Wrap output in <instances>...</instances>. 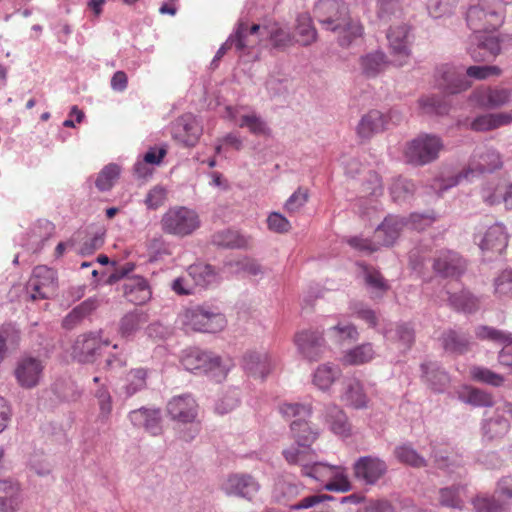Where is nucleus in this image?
Listing matches in <instances>:
<instances>
[{
	"mask_svg": "<svg viewBox=\"0 0 512 512\" xmlns=\"http://www.w3.org/2000/svg\"><path fill=\"white\" fill-rule=\"evenodd\" d=\"M501 68L495 65H473L466 69L464 75L451 64H442L435 72V85L446 95L458 94L468 90L471 82L468 78L485 80L491 76H499Z\"/></svg>",
	"mask_w": 512,
	"mask_h": 512,
	"instance_id": "nucleus-1",
	"label": "nucleus"
},
{
	"mask_svg": "<svg viewBox=\"0 0 512 512\" xmlns=\"http://www.w3.org/2000/svg\"><path fill=\"white\" fill-rule=\"evenodd\" d=\"M502 167V155L496 148L488 145L477 146L473 150L466 168L452 177L449 183L444 184L440 188V192L443 193L449 188L461 184L463 181L471 182L484 174L494 173Z\"/></svg>",
	"mask_w": 512,
	"mask_h": 512,
	"instance_id": "nucleus-2",
	"label": "nucleus"
},
{
	"mask_svg": "<svg viewBox=\"0 0 512 512\" xmlns=\"http://www.w3.org/2000/svg\"><path fill=\"white\" fill-rule=\"evenodd\" d=\"M506 9L498 0H470L465 20L472 32L496 31L505 22Z\"/></svg>",
	"mask_w": 512,
	"mask_h": 512,
	"instance_id": "nucleus-3",
	"label": "nucleus"
},
{
	"mask_svg": "<svg viewBox=\"0 0 512 512\" xmlns=\"http://www.w3.org/2000/svg\"><path fill=\"white\" fill-rule=\"evenodd\" d=\"M279 413L286 419L295 418L290 424V431L298 446L310 447L319 436L318 429L307 421L312 415L311 404L285 402L279 405Z\"/></svg>",
	"mask_w": 512,
	"mask_h": 512,
	"instance_id": "nucleus-4",
	"label": "nucleus"
},
{
	"mask_svg": "<svg viewBox=\"0 0 512 512\" xmlns=\"http://www.w3.org/2000/svg\"><path fill=\"white\" fill-rule=\"evenodd\" d=\"M183 368L195 375H206L216 382L225 379L229 367L222 358L211 351L191 348L181 358Z\"/></svg>",
	"mask_w": 512,
	"mask_h": 512,
	"instance_id": "nucleus-5",
	"label": "nucleus"
},
{
	"mask_svg": "<svg viewBox=\"0 0 512 512\" xmlns=\"http://www.w3.org/2000/svg\"><path fill=\"white\" fill-rule=\"evenodd\" d=\"M159 224L164 234L184 238L200 228L201 219L195 209L175 205L165 211Z\"/></svg>",
	"mask_w": 512,
	"mask_h": 512,
	"instance_id": "nucleus-6",
	"label": "nucleus"
},
{
	"mask_svg": "<svg viewBox=\"0 0 512 512\" xmlns=\"http://www.w3.org/2000/svg\"><path fill=\"white\" fill-rule=\"evenodd\" d=\"M301 474L317 481L328 491L348 492L352 488L346 469L339 465L311 460L304 465Z\"/></svg>",
	"mask_w": 512,
	"mask_h": 512,
	"instance_id": "nucleus-7",
	"label": "nucleus"
},
{
	"mask_svg": "<svg viewBox=\"0 0 512 512\" xmlns=\"http://www.w3.org/2000/svg\"><path fill=\"white\" fill-rule=\"evenodd\" d=\"M186 318L193 330L198 332L217 333L227 325L221 308L211 303L191 307L186 312Z\"/></svg>",
	"mask_w": 512,
	"mask_h": 512,
	"instance_id": "nucleus-8",
	"label": "nucleus"
},
{
	"mask_svg": "<svg viewBox=\"0 0 512 512\" xmlns=\"http://www.w3.org/2000/svg\"><path fill=\"white\" fill-rule=\"evenodd\" d=\"M443 143L440 137L422 134L408 143L405 149L407 162L416 166L426 165L436 160Z\"/></svg>",
	"mask_w": 512,
	"mask_h": 512,
	"instance_id": "nucleus-9",
	"label": "nucleus"
},
{
	"mask_svg": "<svg viewBox=\"0 0 512 512\" xmlns=\"http://www.w3.org/2000/svg\"><path fill=\"white\" fill-rule=\"evenodd\" d=\"M401 121V115L396 110L383 113L372 109L364 114L356 126V134L362 140H369L375 134L382 133L391 125H397Z\"/></svg>",
	"mask_w": 512,
	"mask_h": 512,
	"instance_id": "nucleus-10",
	"label": "nucleus"
},
{
	"mask_svg": "<svg viewBox=\"0 0 512 512\" xmlns=\"http://www.w3.org/2000/svg\"><path fill=\"white\" fill-rule=\"evenodd\" d=\"M57 272L45 265L36 266L26 284V291L32 300L49 299L57 290Z\"/></svg>",
	"mask_w": 512,
	"mask_h": 512,
	"instance_id": "nucleus-11",
	"label": "nucleus"
},
{
	"mask_svg": "<svg viewBox=\"0 0 512 512\" xmlns=\"http://www.w3.org/2000/svg\"><path fill=\"white\" fill-rule=\"evenodd\" d=\"M354 478L363 485H376L388 472L387 462L375 454L364 455L353 463Z\"/></svg>",
	"mask_w": 512,
	"mask_h": 512,
	"instance_id": "nucleus-12",
	"label": "nucleus"
},
{
	"mask_svg": "<svg viewBox=\"0 0 512 512\" xmlns=\"http://www.w3.org/2000/svg\"><path fill=\"white\" fill-rule=\"evenodd\" d=\"M493 32H473L470 36L467 52L475 62H488L500 54L501 40Z\"/></svg>",
	"mask_w": 512,
	"mask_h": 512,
	"instance_id": "nucleus-13",
	"label": "nucleus"
},
{
	"mask_svg": "<svg viewBox=\"0 0 512 512\" xmlns=\"http://www.w3.org/2000/svg\"><path fill=\"white\" fill-rule=\"evenodd\" d=\"M44 362L32 355H22L16 362L13 375L17 384L23 389L37 387L43 377Z\"/></svg>",
	"mask_w": 512,
	"mask_h": 512,
	"instance_id": "nucleus-14",
	"label": "nucleus"
},
{
	"mask_svg": "<svg viewBox=\"0 0 512 512\" xmlns=\"http://www.w3.org/2000/svg\"><path fill=\"white\" fill-rule=\"evenodd\" d=\"M108 346L109 342L102 340L96 333L83 334L75 340L71 355L81 364L95 363Z\"/></svg>",
	"mask_w": 512,
	"mask_h": 512,
	"instance_id": "nucleus-15",
	"label": "nucleus"
},
{
	"mask_svg": "<svg viewBox=\"0 0 512 512\" xmlns=\"http://www.w3.org/2000/svg\"><path fill=\"white\" fill-rule=\"evenodd\" d=\"M313 13L327 30L337 31L342 26L347 8L340 0H319L314 6Z\"/></svg>",
	"mask_w": 512,
	"mask_h": 512,
	"instance_id": "nucleus-16",
	"label": "nucleus"
},
{
	"mask_svg": "<svg viewBox=\"0 0 512 512\" xmlns=\"http://www.w3.org/2000/svg\"><path fill=\"white\" fill-rule=\"evenodd\" d=\"M508 245V236L503 224L490 226L479 240V247L484 261H492L501 255Z\"/></svg>",
	"mask_w": 512,
	"mask_h": 512,
	"instance_id": "nucleus-17",
	"label": "nucleus"
},
{
	"mask_svg": "<svg viewBox=\"0 0 512 512\" xmlns=\"http://www.w3.org/2000/svg\"><path fill=\"white\" fill-rule=\"evenodd\" d=\"M248 37L255 42V45L263 39H269L271 45L277 49H284L292 41L290 32L278 23H269L262 26L253 24L248 27Z\"/></svg>",
	"mask_w": 512,
	"mask_h": 512,
	"instance_id": "nucleus-18",
	"label": "nucleus"
},
{
	"mask_svg": "<svg viewBox=\"0 0 512 512\" xmlns=\"http://www.w3.org/2000/svg\"><path fill=\"white\" fill-rule=\"evenodd\" d=\"M255 46V42H253L248 37V24L243 20H239L234 31L229 35L227 40L220 46L214 56V62H219L220 59L226 54L229 50H234L239 57L249 54L250 49Z\"/></svg>",
	"mask_w": 512,
	"mask_h": 512,
	"instance_id": "nucleus-19",
	"label": "nucleus"
},
{
	"mask_svg": "<svg viewBox=\"0 0 512 512\" xmlns=\"http://www.w3.org/2000/svg\"><path fill=\"white\" fill-rule=\"evenodd\" d=\"M469 99L480 108L496 109L512 101V90L481 86L473 90Z\"/></svg>",
	"mask_w": 512,
	"mask_h": 512,
	"instance_id": "nucleus-20",
	"label": "nucleus"
},
{
	"mask_svg": "<svg viewBox=\"0 0 512 512\" xmlns=\"http://www.w3.org/2000/svg\"><path fill=\"white\" fill-rule=\"evenodd\" d=\"M260 485L249 474H232L222 483V490L228 496L251 501L259 491Z\"/></svg>",
	"mask_w": 512,
	"mask_h": 512,
	"instance_id": "nucleus-21",
	"label": "nucleus"
},
{
	"mask_svg": "<svg viewBox=\"0 0 512 512\" xmlns=\"http://www.w3.org/2000/svg\"><path fill=\"white\" fill-rule=\"evenodd\" d=\"M294 341L299 353L309 361H317L326 350L323 332L304 330L295 335Z\"/></svg>",
	"mask_w": 512,
	"mask_h": 512,
	"instance_id": "nucleus-22",
	"label": "nucleus"
},
{
	"mask_svg": "<svg viewBox=\"0 0 512 512\" xmlns=\"http://www.w3.org/2000/svg\"><path fill=\"white\" fill-rule=\"evenodd\" d=\"M203 128L198 119L191 113L180 116L172 127V135L174 139L183 143L187 147L194 146L200 136Z\"/></svg>",
	"mask_w": 512,
	"mask_h": 512,
	"instance_id": "nucleus-23",
	"label": "nucleus"
},
{
	"mask_svg": "<svg viewBox=\"0 0 512 512\" xmlns=\"http://www.w3.org/2000/svg\"><path fill=\"white\" fill-rule=\"evenodd\" d=\"M434 272L443 278H459L465 270L464 259L455 251L441 250L433 261Z\"/></svg>",
	"mask_w": 512,
	"mask_h": 512,
	"instance_id": "nucleus-24",
	"label": "nucleus"
},
{
	"mask_svg": "<svg viewBox=\"0 0 512 512\" xmlns=\"http://www.w3.org/2000/svg\"><path fill=\"white\" fill-rule=\"evenodd\" d=\"M242 366L248 376L264 380L274 367V361L266 351H248L242 359Z\"/></svg>",
	"mask_w": 512,
	"mask_h": 512,
	"instance_id": "nucleus-25",
	"label": "nucleus"
},
{
	"mask_svg": "<svg viewBox=\"0 0 512 512\" xmlns=\"http://www.w3.org/2000/svg\"><path fill=\"white\" fill-rule=\"evenodd\" d=\"M128 418L134 427L143 428L152 436H158L162 433L163 428L160 409L141 407L132 410Z\"/></svg>",
	"mask_w": 512,
	"mask_h": 512,
	"instance_id": "nucleus-26",
	"label": "nucleus"
},
{
	"mask_svg": "<svg viewBox=\"0 0 512 512\" xmlns=\"http://www.w3.org/2000/svg\"><path fill=\"white\" fill-rule=\"evenodd\" d=\"M409 32L410 28L406 24L391 26L387 32L391 53L398 58L395 60L397 66H402L409 57Z\"/></svg>",
	"mask_w": 512,
	"mask_h": 512,
	"instance_id": "nucleus-27",
	"label": "nucleus"
},
{
	"mask_svg": "<svg viewBox=\"0 0 512 512\" xmlns=\"http://www.w3.org/2000/svg\"><path fill=\"white\" fill-rule=\"evenodd\" d=\"M167 412L173 420L192 423L197 416V404L190 394L175 396L167 403Z\"/></svg>",
	"mask_w": 512,
	"mask_h": 512,
	"instance_id": "nucleus-28",
	"label": "nucleus"
},
{
	"mask_svg": "<svg viewBox=\"0 0 512 512\" xmlns=\"http://www.w3.org/2000/svg\"><path fill=\"white\" fill-rule=\"evenodd\" d=\"M510 428L508 419L504 416L501 407H497L492 414L485 412L482 420L481 431L483 439L493 441L504 437Z\"/></svg>",
	"mask_w": 512,
	"mask_h": 512,
	"instance_id": "nucleus-29",
	"label": "nucleus"
},
{
	"mask_svg": "<svg viewBox=\"0 0 512 512\" xmlns=\"http://www.w3.org/2000/svg\"><path fill=\"white\" fill-rule=\"evenodd\" d=\"M304 485L290 476H278L273 485L272 499L281 505H288L300 495Z\"/></svg>",
	"mask_w": 512,
	"mask_h": 512,
	"instance_id": "nucleus-30",
	"label": "nucleus"
},
{
	"mask_svg": "<svg viewBox=\"0 0 512 512\" xmlns=\"http://www.w3.org/2000/svg\"><path fill=\"white\" fill-rule=\"evenodd\" d=\"M22 503L20 484L11 479L0 480V512H18Z\"/></svg>",
	"mask_w": 512,
	"mask_h": 512,
	"instance_id": "nucleus-31",
	"label": "nucleus"
},
{
	"mask_svg": "<svg viewBox=\"0 0 512 512\" xmlns=\"http://www.w3.org/2000/svg\"><path fill=\"white\" fill-rule=\"evenodd\" d=\"M422 380L437 393H443L449 383L448 373L441 367L437 361H427L421 364Z\"/></svg>",
	"mask_w": 512,
	"mask_h": 512,
	"instance_id": "nucleus-32",
	"label": "nucleus"
},
{
	"mask_svg": "<svg viewBox=\"0 0 512 512\" xmlns=\"http://www.w3.org/2000/svg\"><path fill=\"white\" fill-rule=\"evenodd\" d=\"M125 298L135 304L143 305L152 297V291L148 281L142 276H132L123 283Z\"/></svg>",
	"mask_w": 512,
	"mask_h": 512,
	"instance_id": "nucleus-33",
	"label": "nucleus"
},
{
	"mask_svg": "<svg viewBox=\"0 0 512 512\" xmlns=\"http://www.w3.org/2000/svg\"><path fill=\"white\" fill-rule=\"evenodd\" d=\"M322 417L330 431L338 436L347 437L350 435L351 426L343 409L336 404L324 406Z\"/></svg>",
	"mask_w": 512,
	"mask_h": 512,
	"instance_id": "nucleus-34",
	"label": "nucleus"
},
{
	"mask_svg": "<svg viewBox=\"0 0 512 512\" xmlns=\"http://www.w3.org/2000/svg\"><path fill=\"white\" fill-rule=\"evenodd\" d=\"M405 226L404 218L388 216L377 227L374 239L378 245L390 246L399 237L400 231Z\"/></svg>",
	"mask_w": 512,
	"mask_h": 512,
	"instance_id": "nucleus-35",
	"label": "nucleus"
},
{
	"mask_svg": "<svg viewBox=\"0 0 512 512\" xmlns=\"http://www.w3.org/2000/svg\"><path fill=\"white\" fill-rule=\"evenodd\" d=\"M187 273L193 284L200 288L216 286L221 279L219 272L210 264H193L189 266Z\"/></svg>",
	"mask_w": 512,
	"mask_h": 512,
	"instance_id": "nucleus-36",
	"label": "nucleus"
},
{
	"mask_svg": "<svg viewBox=\"0 0 512 512\" xmlns=\"http://www.w3.org/2000/svg\"><path fill=\"white\" fill-rule=\"evenodd\" d=\"M357 266L360 268V273L364 279L365 285L372 293H375L372 298H381L390 288L387 280H385L380 271L373 266L367 265L364 262H358Z\"/></svg>",
	"mask_w": 512,
	"mask_h": 512,
	"instance_id": "nucleus-37",
	"label": "nucleus"
},
{
	"mask_svg": "<svg viewBox=\"0 0 512 512\" xmlns=\"http://www.w3.org/2000/svg\"><path fill=\"white\" fill-rule=\"evenodd\" d=\"M512 114L507 112L488 113L475 117L470 123V129L476 132H486L509 125Z\"/></svg>",
	"mask_w": 512,
	"mask_h": 512,
	"instance_id": "nucleus-38",
	"label": "nucleus"
},
{
	"mask_svg": "<svg viewBox=\"0 0 512 512\" xmlns=\"http://www.w3.org/2000/svg\"><path fill=\"white\" fill-rule=\"evenodd\" d=\"M342 400L355 409H364L368 405V397L360 380L348 378L345 382Z\"/></svg>",
	"mask_w": 512,
	"mask_h": 512,
	"instance_id": "nucleus-39",
	"label": "nucleus"
},
{
	"mask_svg": "<svg viewBox=\"0 0 512 512\" xmlns=\"http://www.w3.org/2000/svg\"><path fill=\"white\" fill-rule=\"evenodd\" d=\"M431 457L436 468L443 470L447 474L456 473L462 475L464 461L458 456H450L446 450L438 449L432 446Z\"/></svg>",
	"mask_w": 512,
	"mask_h": 512,
	"instance_id": "nucleus-40",
	"label": "nucleus"
},
{
	"mask_svg": "<svg viewBox=\"0 0 512 512\" xmlns=\"http://www.w3.org/2000/svg\"><path fill=\"white\" fill-rule=\"evenodd\" d=\"M507 194L508 183L499 180L486 182L480 190L481 199L490 206L504 203L507 208Z\"/></svg>",
	"mask_w": 512,
	"mask_h": 512,
	"instance_id": "nucleus-41",
	"label": "nucleus"
},
{
	"mask_svg": "<svg viewBox=\"0 0 512 512\" xmlns=\"http://www.w3.org/2000/svg\"><path fill=\"white\" fill-rule=\"evenodd\" d=\"M441 341L446 352L464 354L469 349L470 336L462 330L449 329L442 334Z\"/></svg>",
	"mask_w": 512,
	"mask_h": 512,
	"instance_id": "nucleus-42",
	"label": "nucleus"
},
{
	"mask_svg": "<svg viewBox=\"0 0 512 512\" xmlns=\"http://www.w3.org/2000/svg\"><path fill=\"white\" fill-rule=\"evenodd\" d=\"M383 336L391 342H398L401 348L408 350L414 342L415 333L409 323H397L383 330Z\"/></svg>",
	"mask_w": 512,
	"mask_h": 512,
	"instance_id": "nucleus-43",
	"label": "nucleus"
},
{
	"mask_svg": "<svg viewBox=\"0 0 512 512\" xmlns=\"http://www.w3.org/2000/svg\"><path fill=\"white\" fill-rule=\"evenodd\" d=\"M467 498V487L465 485H452L441 488L439 491V502L441 506L462 510Z\"/></svg>",
	"mask_w": 512,
	"mask_h": 512,
	"instance_id": "nucleus-44",
	"label": "nucleus"
},
{
	"mask_svg": "<svg viewBox=\"0 0 512 512\" xmlns=\"http://www.w3.org/2000/svg\"><path fill=\"white\" fill-rule=\"evenodd\" d=\"M148 322V314L135 309L126 313L119 322V333L124 338H129L138 332Z\"/></svg>",
	"mask_w": 512,
	"mask_h": 512,
	"instance_id": "nucleus-45",
	"label": "nucleus"
},
{
	"mask_svg": "<svg viewBox=\"0 0 512 512\" xmlns=\"http://www.w3.org/2000/svg\"><path fill=\"white\" fill-rule=\"evenodd\" d=\"M448 295L449 305L458 312L471 314L476 312L480 307V299L468 290H462L459 293H450Z\"/></svg>",
	"mask_w": 512,
	"mask_h": 512,
	"instance_id": "nucleus-46",
	"label": "nucleus"
},
{
	"mask_svg": "<svg viewBox=\"0 0 512 512\" xmlns=\"http://www.w3.org/2000/svg\"><path fill=\"white\" fill-rule=\"evenodd\" d=\"M341 376V369L332 363L321 364L313 373V384L321 391H327Z\"/></svg>",
	"mask_w": 512,
	"mask_h": 512,
	"instance_id": "nucleus-47",
	"label": "nucleus"
},
{
	"mask_svg": "<svg viewBox=\"0 0 512 512\" xmlns=\"http://www.w3.org/2000/svg\"><path fill=\"white\" fill-rule=\"evenodd\" d=\"M393 454L398 462L412 468H424L428 464L426 458L420 455L409 442L397 445L394 448Z\"/></svg>",
	"mask_w": 512,
	"mask_h": 512,
	"instance_id": "nucleus-48",
	"label": "nucleus"
},
{
	"mask_svg": "<svg viewBox=\"0 0 512 512\" xmlns=\"http://www.w3.org/2000/svg\"><path fill=\"white\" fill-rule=\"evenodd\" d=\"M99 306V300L95 297H90L73 308L63 319V327L72 329L85 317L90 315Z\"/></svg>",
	"mask_w": 512,
	"mask_h": 512,
	"instance_id": "nucleus-49",
	"label": "nucleus"
},
{
	"mask_svg": "<svg viewBox=\"0 0 512 512\" xmlns=\"http://www.w3.org/2000/svg\"><path fill=\"white\" fill-rule=\"evenodd\" d=\"M458 399L475 407H492L494 405L491 394L477 388L465 387L457 393Z\"/></svg>",
	"mask_w": 512,
	"mask_h": 512,
	"instance_id": "nucleus-50",
	"label": "nucleus"
},
{
	"mask_svg": "<svg viewBox=\"0 0 512 512\" xmlns=\"http://www.w3.org/2000/svg\"><path fill=\"white\" fill-rule=\"evenodd\" d=\"M148 370L146 368L131 369L125 377L123 391L127 397H132L142 391L147 385Z\"/></svg>",
	"mask_w": 512,
	"mask_h": 512,
	"instance_id": "nucleus-51",
	"label": "nucleus"
},
{
	"mask_svg": "<svg viewBox=\"0 0 512 512\" xmlns=\"http://www.w3.org/2000/svg\"><path fill=\"white\" fill-rule=\"evenodd\" d=\"M385 65L386 55L379 50L367 53L360 58L362 73L368 78L377 76Z\"/></svg>",
	"mask_w": 512,
	"mask_h": 512,
	"instance_id": "nucleus-52",
	"label": "nucleus"
},
{
	"mask_svg": "<svg viewBox=\"0 0 512 512\" xmlns=\"http://www.w3.org/2000/svg\"><path fill=\"white\" fill-rule=\"evenodd\" d=\"M52 391L63 402L77 401L82 395V389L71 379L57 380L52 385Z\"/></svg>",
	"mask_w": 512,
	"mask_h": 512,
	"instance_id": "nucleus-53",
	"label": "nucleus"
},
{
	"mask_svg": "<svg viewBox=\"0 0 512 512\" xmlns=\"http://www.w3.org/2000/svg\"><path fill=\"white\" fill-rule=\"evenodd\" d=\"M328 337L338 343H350L355 342L359 338V332L357 327L351 323H337L336 325L329 327L326 331Z\"/></svg>",
	"mask_w": 512,
	"mask_h": 512,
	"instance_id": "nucleus-54",
	"label": "nucleus"
},
{
	"mask_svg": "<svg viewBox=\"0 0 512 512\" xmlns=\"http://www.w3.org/2000/svg\"><path fill=\"white\" fill-rule=\"evenodd\" d=\"M374 349L371 343H363L347 350L342 356L345 365H362L371 361L374 357Z\"/></svg>",
	"mask_w": 512,
	"mask_h": 512,
	"instance_id": "nucleus-55",
	"label": "nucleus"
},
{
	"mask_svg": "<svg viewBox=\"0 0 512 512\" xmlns=\"http://www.w3.org/2000/svg\"><path fill=\"white\" fill-rule=\"evenodd\" d=\"M102 356L105 357L103 362L99 363V369L104 371H114L124 367L127 363V356L117 344L104 349Z\"/></svg>",
	"mask_w": 512,
	"mask_h": 512,
	"instance_id": "nucleus-56",
	"label": "nucleus"
},
{
	"mask_svg": "<svg viewBox=\"0 0 512 512\" xmlns=\"http://www.w3.org/2000/svg\"><path fill=\"white\" fill-rule=\"evenodd\" d=\"M213 243L218 247L223 248H244L247 246V239L242 236L238 231L226 229L218 231L213 235Z\"/></svg>",
	"mask_w": 512,
	"mask_h": 512,
	"instance_id": "nucleus-57",
	"label": "nucleus"
},
{
	"mask_svg": "<svg viewBox=\"0 0 512 512\" xmlns=\"http://www.w3.org/2000/svg\"><path fill=\"white\" fill-rule=\"evenodd\" d=\"M297 41L304 46L310 45L316 40L317 31L312 24V19L308 13H301L296 19Z\"/></svg>",
	"mask_w": 512,
	"mask_h": 512,
	"instance_id": "nucleus-58",
	"label": "nucleus"
},
{
	"mask_svg": "<svg viewBox=\"0 0 512 512\" xmlns=\"http://www.w3.org/2000/svg\"><path fill=\"white\" fill-rule=\"evenodd\" d=\"M415 189V184L411 180L398 177L390 186V195L395 203L402 204L412 198Z\"/></svg>",
	"mask_w": 512,
	"mask_h": 512,
	"instance_id": "nucleus-59",
	"label": "nucleus"
},
{
	"mask_svg": "<svg viewBox=\"0 0 512 512\" xmlns=\"http://www.w3.org/2000/svg\"><path fill=\"white\" fill-rule=\"evenodd\" d=\"M120 172L121 168L116 163H110L104 166L98 173L95 186L99 191H109L114 186L115 181L119 178Z\"/></svg>",
	"mask_w": 512,
	"mask_h": 512,
	"instance_id": "nucleus-60",
	"label": "nucleus"
},
{
	"mask_svg": "<svg viewBox=\"0 0 512 512\" xmlns=\"http://www.w3.org/2000/svg\"><path fill=\"white\" fill-rule=\"evenodd\" d=\"M349 309L352 315L366 322L369 327L376 329L378 326V317L372 308L362 301H351Z\"/></svg>",
	"mask_w": 512,
	"mask_h": 512,
	"instance_id": "nucleus-61",
	"label": "nucleus"
},
{
	"mask_svg": "<svg viewBox=\"0 0 512 512\" xmlns=\"http://www.w3.org/2000/svg\"><path fill=\"white\" fill-rule=\"evenodd\" d=\"M475 335L478 339L489 340L491 342L504 344L512 341V333L496 329L487 325H480L475 329Z\"/></svg>",
	"mask_w": 512,
	"mask_h": 512,
	"instance_id": "nucleus-62",
	"label": "nucleus"
},
{
	"mask_svg": "<svg viewBox=\"0 0 512 512\" xmlns=\"http://www.w3.org/2000/svg\"><path fill=\"white\" fill-rule=\"evenodd\" d=\"M437 218L438 216L433 210H427L422 213H411L408 218H404V222L405 225H408L411 229L422 231L430 227Z\"/></svg>",
	"mask_w": 512,
	"mask_h": 512,
	"instance_id": "nucleus-63",
	"label": "nucleus"
},
{
	"mask_svg": "<svg viewBox=\"0 0 512 512\" xmlns=\"http://www.w3.org/2000/svg\"><path fill=\"white\" fill-rule=\"evenodd\" d=\"M472 505L475 512H506L505 506L493 496H477Z\"/></svg>",
	"mask_w": 512,
	"mask_h": 512,
	"instance_id": "nucleus-64",
	"label": "nucleus"
}]
</instances>
